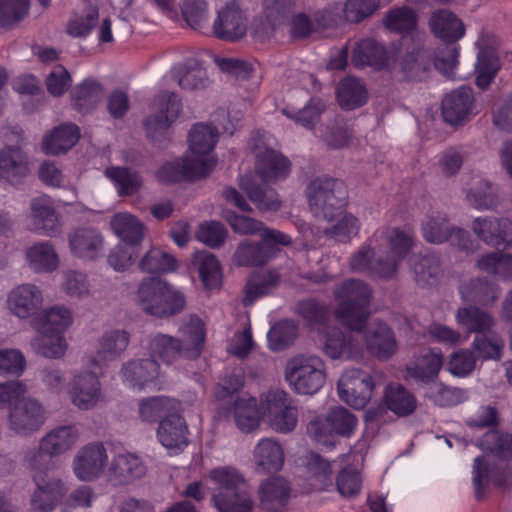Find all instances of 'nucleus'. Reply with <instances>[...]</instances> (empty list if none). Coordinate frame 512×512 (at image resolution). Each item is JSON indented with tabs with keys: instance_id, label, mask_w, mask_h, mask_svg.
<instances>
[{
	"instance_id": "nucleus-1",
	"label": "nucleus",
	"mask_w": 512,
	"mask_h": 512,
	"mask_svg": "<svg viewBox=\"0 0 512 512\" xmlns=\"http://www.w3.org/2000/svg\"><path fill=\"white\" fill-rule=\"evenodd\" d=\"M372 290L362 280L348 279L334 290L335 316L347 329L329 327L323 333V351L331 359H357L363 352L361 331L370 315Z\"/></svg>"
},
{
	"instance_id": "nucleus-2",
	"label": "nucleus",
	"mask_w": 512,
	"mask_h": 512,
	"mask_svg": "<svg viewBox=\"0 0 512 512\" xmlns=\"http://www.w3.org/2000/svg\"><path fill=\"white\" fill-rule=\"evenodd\" d=\"M414 247L410 230L398 227L378 229L351 255L349 268L354 273L389 280L396 276L399 263Z\"/></svg>"
},
{
	"instance_id": "nucleus-3",
	"label": "nucleus",
	"mask_w": 512,
	"mask_h": 512,
	"mask_svg": "<svg viewBox=\"0 0 512 512\" xmlns=\"http://www.w3.org/2000/svg\"><path fill=\"white\" fill-rule=\"evenodd\" d=\"M307 197L312 214L327 221L337 220L324 233L337 242H349L360 230L359 219L351 213L343 212L348 202V190L339 179L327 176L318 177L310 182Z\"/></svg>"
},
{
	"instance_id": "nucleus-4",
	"label": "nucleus",
	"mask_w": 512,
	"mask_h": 512,
	"mask_svg": "<svg viewBox=\"0 0 512 512\" xmlns=\"http://www.w3.org/2000/svg\"><path fill=\"white\" fill-rule=\"evenodd\" d=\"M219 139L218 127L197 123L189 132V154L164 164L157 177L165 183H174L182 179H198L208 176L217 164L213 150Z\"/></svg>"
},
{
	"instance_id": "nucleus-5",
	"label": "nucleus",
	"mask_w": 512,
	"mask_h": 512,
	"mask_svg": "<svg viewBox=\"0 0 512 512\" xmlns=\"http://www.w3.org/2000/svg\"><path fill=\"white\" fill-rule=\"evenodd\" d=\"M180 338L157 333L150 337L148 351L151 359L158 358L166 364H171L178 358L195 359L204 347L206 330L205 324L196 315L189 316L179 328Z\"/></svg>"
},
{
	"instance_id": "nucleus-6",
	"label": "nucleus",
	"mask_w": 512,
	"mask_h": 512,
	"mask_svg": "<svg viewBox=\"0 0 512 512\" xmlns=\"http://www.w3.org/2000/svg\"><path fill=\"white\" fill-rule=\"evenodd\" d=\"M443 365V354L439 348L423 349L413 363L406 366L405 379H413L418 383H431L426 397L440 407H451L468 399V391L456 387H448L435 382Z\"/></svg>"
},
{
	"instance_id": "nucleus-7",
	"label": "nucleus",
	"mask_w": 512,
	"mask_h": 512,
	"mask_svg": "<svg viewBox=\"0 0 512 512\" xmlns=\"http://www.w3.org/2000/svg\"><path fill=\"white\" fill-rule=\"evenodd\" d=\"M73 313L64 305H53L36 314L32 327L39 333L32 347L46 358H60L67 350L65 332L73 324Z\"/></svg>"
},
{
	"instance_id": "nucleus-8",
	"label": "nucleus",
	"mask_w": 512,
	"mask_h": 512,
	"mask_svg": "<svg viewBox=\"0 0 512 512\" xmlns=\"http://www.w3.org/2000/svg\"><path fill=\"white\" fill-rule=\"evenodd\" d=\"M208 479L216 486L211 501L218 512H252V491L238 469L217 467L208 473Z\"/></svg>"
},
{
	"instance_id": "nucleus-9",
	"label": "nucleus",
	"mask_w": 512,
	"mask_h": 512,
	"mask_svg": "<svg viewBox=\"0 0 512 512\" xmlns=\"http://www.w3.org/2000/svg\"><path fill=\"white\" fill-rule=\"evenodd\" d=\"M185 302L180 290L157 277L144 278L136 293V303L141 310L158 318L180 313Z\"/></svg>"
},
{
	"instance_id": "nucleus-10",
	"label": "nucleus",
	"mask_w": 512,
	"mask_h": 512,
	"mask_svg": "<svg viewBox=\"0 0 512 512\" xmlns=\"http://www.w3.org/2000/svg\"><path fill=\"white\" fill-rule=\"evenodd\" d=\"M274 143V137L265 131L255 132L250 140L256 173L263 182L285 179L291 170L289 159L273 148Z\"/></svg>"
},
{
	"instance_id": "nucleus-11",
	"label": "nucleus",
	"mask_w": 512,
	"mask_h": 512,
	"mask_svg": "<svg viewBox=\"0 0 512 512\" xmlns=\"http://www.w3.org/2000/svg\"><path fill=\"white\" fill-rule=\"evenodd\" d=\"M285 378L297 393L314 394L325 384V364L316 355H297L288 361Z\"/></svg>"
},
{
	"instance_id": "nucleus-12",
	"label": "nucleus",
	"mask_w": 512,
	"mask_h": 512,
	"mask_svg": "<svg viewBox=\"0 0 512 512\" xmlns=\"http://www.w3.org/2000/svg\"><path fill=\"white\" fill-rule=\"evenodd\" d=\"M291 237L279 230L265 229L261 233V241L253 243L242 241L234 254V263L237 266H261L274 258L279 252L277 245H289Z\"/></svg>"
},
{
	"instance_id": "nucleus-13",
	"label": "nucleus",
	"mask_w": 512,
	"mask_h": 512,
	"mask_svg": "<svg viewBox=\"0 0 512 512\" xmlns=\"http://www.w3.org/2000/svg\"><path fill=\"white\" fill-rule=\"evenodd\" d=\"M79 439L74 425L60 426L47 433L40 441L39 448L30 452L27 463L31 469H51L52 457L70 450Z\"/></svg>"
},
{
	"instance_id": "nucleus-14",
	"label": "nucleus",
	"mask_w": 512,
	"mask_h": 512,
	"mask_svg": "<svg viewBox=\"0 0 512 512\" xmlns=\"http://www.w3.org/2000/svg\"><path fill=\"white\" fill-rule=\"evenodd\" d=\"M374 388L375 383L371 374L357 368L345 370L337 384L341 401L354 409H363L368 404Z\"/></svg>"
},
{
	"instance_id": "nucleus-15",
	"label": "nucleus",
	"mask_w": 512,
	"mask_h": 512,
	"mask_svg": "<svg viewBox=\"0 0 512 512\" xmlns=\"http://www.w3.org/2000/svg\"><path fill=\"white\" fill-rule=\"evenodd\" d=\"M380 6V0H347L344 6L340 3L329 5L316 16L317 25L329 28L345 20L359 23L370 17Z\"/></svg>"
},
{
	"instance_id": "nucleus-16",
	"label": "nucleus",
	"mask_w": 512,
	"mask_h": 512,
	"mask_svg": "<svg viewBox=\"0 0 512 512\" xmlns=\"http://www.w3.org/2000/svg\"><path fill=\"white\" fill-rule=\"evenodd\" d=\"M422 235L427 242L441 244L448 241L452 246L462 250H470L472 242L467 231L452 227L447 216L440 212H432L422 224Z\"/></svg>"
},
{
	"instance_id": "nucleus-17",
	"label": "nucleus",
	"mask_w": 512,
	"mask_h": 512,
	"mask_svg": "<svg viewBox=\"0 0 512 512\" xmlns=\"http://www.w3.org/2000/svg\"><path fill=\"white\" fill-rule=\"evenodd\" d=\"M130 342V334L125 330L111 329L105 331L98 340V348L94 352L87 353L83 362L86 366H95L100 373L108 362L114 361L127 349Z\"/></svg>"
},
{
	"instance_id": "nucleus-18",
	"label": "nucleus",
	"mask_w": 512,
	"mask_h": 512,
	"mask_svg": "<svg viewBox=\"0 0 512 512\" xmlns=\"http://www.w3.org/2000/svg\"><path fill=\"white\" fill-rule=\"evenodd\" d=\"M121 376L125 385L134 391L160 390L163 385L155 359L131 360L123 365Z\"/></svg>"
},
{
	"instance_id": "nucleus-19",
	"label": "nucleus",
	"mask_w": 512,
	"mask_h": 512,
	"mask_svg": "<svg viewBox=\"0 0 512 512\" xmlns=\"http://www.w3.org/2000/svg\"><path fill=\"white\" fill-rule=\"evenodd\" d=\"M152 108L154 113L145 119L144 125L147 134L155 138L166 131L178 118L182 104L174 92L162 91L155 96Z\"/></svg>"
},
{
	"instance_id": "nucleus-20",
	"label": "nucleus",
	"mask_w": 512,
	"mask_h": 512,
	"mask_svg": "<svg viewBox=\"0 0 512 512\" xmlns=\"http://www.w3.org/2000/svg\"><path fill=\"white\" fill-rule=\"evenodd\" d=\"M89 370L73 376L68 393L72 403L81 410H89L97 405L102 398L101 383L95 366H87Z\"/></svg>"
},
{
	"instance_id": "nucleus-21",
	"label": "nucleus",
	"mask_w": 512,
	"mask_h": 512,
	"mask_svg": "<svg viewBox=\"0 0 512 512\" xmlns=\"http://www.w3.org/2000/svg\"><path fill=\"white\" fill-rule=\"evenodd\" d=\"M264 402L273 430L280 433L294 430L298 422V412L287 392L279 389L269 391Z\"/></svg>"
},
{
	"instance_id": "nucleus-22",
	"label": "nucleus",
	"mask_w": 512,
	"mask_h": 512,
	"mask_svg": "<svg viewBox=\"0 0 512 512\" xmlns=\"http://www.w3.org/2000/svg\"><path fill=\"white\" fill-rule=\"evenodd\" d=\"M475 45L478 49L475 63V82L480 89H486L494 80L501 67L495 47V36L482 31Z\"/></svg>"
},
{
	"instance_id": "nucleus-23",
	"label": "nucleus",
	"mask_w": 512,
	"mask_h": 512,
	"mask_svg": "<svg viewBox=\"0 0 512 512\" xmlns=\"http://www.w3.org/2000/svg\"><path fill=\"white\" fill-rule=\"evenodd\" d=\"M475 45L478 49L475 63V82L480 89H486L494 80L501 67L495 47V36L482 31Z\"/></svg>"
},
{
	"instance_id": "nucleus-24",
	"label": "nucleus",
	"mask_w": 512,
	"mask_h": 512,
	"mask_svg": "<svg viewBox=\"0 0 512 512\" xmlns=\"http://www.w3.org/2000/svg\"><path fill=\"white\" fill-rule=\"evenodd\" d=\"M108 465L107 451L102 443H89L79 449L73 459V472L80 481L99 478Z\"/></svg>"
},
{
	"instance_id": "nucleus-25",
	"label": "nucleus",
	"mask_w": 512,
	"mask_h": 512,
	"mask_svg": "<svg viewBox=\"0 0 512 512\" xmlns=\"http://www.w3.org/2000/svg\"><path fill=\"white\" fill-rule=\"evenodd\" d=\"M7 419L10 430L19 435H29L45 423L46 411L38 400L29 397L11 409Z\"/></svg>"
},
{
	"instance_id": "nucleus-26",
	"label": "nucleus",
	"mask_w": 512,
	"mask_h": 512,
	"mask_svg": "<svg viewBox=\"0 0 512 512\" xmlns=\"http://www.w3.org/2000/svg\"><path fill=\"white\" fill-rule=\"evenodd\" d=\"M36 490L32 495L31 504L38 512H51L63 499L67 492L65 484L56 478L46 479L49 469H32Z\"/></svg>"
},
{
	"instance_id": "nucleus-27",
	"label": "nucleus",
	"mask_w": 512,
	"mask_h": 512,
	"mask_svg": "<svg viewBox=\"0 0 512 512\" xmlns=\"http://www.w3.org/2000/svg\"><path fill=\"white\" fill-rule=\"evenodd\" d=\"M147 466L143 459L132 452L115 454L107 468L109 482L116 486L130 485L145 476Z\"/></svg>"
},
{
	"instance_id": "nucleus-28",
	"label": "nucleus",
	"mask_w": 512,
	"mask_h": 512,
	"mask_svg": "<svg viewBox=\"0 0 512 512\" xmlns=\"http://www.w3.org/2000/svg\"><path fill=\"white\" fill-rule=\"evenodd\" d=\"M247 32V19L236 1L218 11L213 23L214 35L222 40L236 41Z\"/></svg>"
},
{
	"instance_id": "nucleus-29",
	"label": "nucleus",
	"mask_w": 512,
	"mask_h": 512,
	"mask_svg": "<svg viewBox=\"0 0 512 512\" xmlns=\"http://www.w3.org/2000/svg\"><path fill=\"white\" fill-rule=\"evenodd\" d=\"M472 229L489 246H512V222L507 218L477 217L473 221Z\"/></svg>"
},
{
	"instance_id": "nucleus-30",
	"label": "nucleus",
	"mask_w": 512,
	"mask_h": 512,
	"mask_svg": "<svg viewBox=\"0 0 512 512\" xmlns=\"http://www.w3.org/2000/svg\"><path fill=\"white\" fill-rule=\"evenodd\" d=\"M31 229L44 236L54 237L60 233L61 221L50 197L42 195L31 200Z\"/></svg>"
},
{
	"instance_id": "nucleus-31",
	"label": "nucleus",
	"mask_w": 512,
	"mask_h": 512,
	"mask_svg": "<svg viewBox=\"0 0 512 512\" xmlns=\"http://www.w3.org/2000/svg\"><path fill=\"white\" fill-rule=\"evenodd\" d=\"M42 303V291L34 284L18 285L7 295V308L20 319H27L35 315Z\"/></svg>"
},
{
	"instance_id": "nucleus-32",
	"label": "nucleus",
	"mask_w": 512,
	"mask_h": 512,
	"mask_svg": "<svg viewBox=\"0 0 512 512\" xmlns=\"http://www.w3.org/2000/svg\"><path fill=\"white\" fill-rule=\"evenodd\" d=\"M474 110L473 90L462 86L447 94L442 101V115L447 123L459 124L466 120Z\"/></svg>"
},
{
	"instance_id": "nucleus-33",
	"label": "nucleus",
	"mask_w": 512,
	"mask_h": 512,
	"mask_svg": "<svg viewBox=\"0 0 512 512\" xmlns=\"http://www.w3.org/2000/svg\"><path fill=\"white\" fill-rule=\"evenodd\" d=\"M71 253L82 260L93 261L103 255V237L93 228H78L68 237Z\"/></svg>"
},
{
	"instance_id": "nucleus-34",
	"label": "nucleus",
	"mask_w": 512,
	"mask_h": 512,
	"mask_svg": "<svg viewBox=\"0 0 512 512\" xmlns=\"http://www.w3.org/2000/svg\"><path fill=\"white\" fill-rule=\"evenodd\" d=\"M509 472L499 465L490 464L485 456L474 459L472 481L477 499L484 496L490 485L502 487L508 480Z\"/></svg>"
},
{
	"instance_id": "nucleus-35",
	"label": "nucleus",
	"mask_w": 512,
	"mask_h": 512,
	"mask_svg": "<svg viewBox=\"0 0 512 512\" xmlns=\"http://www.w3.org/2000/svg\"><path fill=\"white\" fill-rule=\"evenodd\" d=\"M157 437L171 453H178L188 446V426L181 412L160 420Z\"/></svg>"
},
{
	"instance_id": "nucleus-36",
	"label": "nucleus",
	"mask_w": 512,
	"mask_h": 512,
	"mask_svg": "<svg viewBox=\"0 0 512 512\" xmlns=\"http://www.w3.org/2000/svg\"><path fill=\"white\" fill-rule=\"evenodd\" d=\"M294 0H263L264 22L253 25L254 37L263 41L270 37L277 25L281 24L292 12Z\"/></svg>"
},
{
	"instance_id": "nucleus-37",
	"label": "nucleus",
	"mask_w": 512,
	"mask_h": 512,
	"mask_svg": "<svg viewBox=\"0 0 512 512\" xmlns=\"http://www.w3.org/2000/svg\"><path fill=\"white\" fill-rule=\"evenodd\" d=\"M368 350L378 359L387 360L397 351V342L393 331L383 322H373L362 335Z\"/></svg>"
},
{
	"instance_id": "nucleus-38",
	"label": "nucleus",
	"mask_w": 512,
	"mask_h": 512,
	"mask_svg": "<svg viewBox=\"0 0 512 512\" xmlns=\"http://www.w3.org/2000/svg\"><path fill=\"white\" fill-rule=\"evenodd\" d=\"M29 173L27 155L19 145H6L0 150V178L18 184Z\"/></svg>"
},
{
	"instance_id": "nucleus-39",
	"label": "nucleus",
	"mask_w": 512,
	"mask_h": 512,
	"mask_svg": "<svg viewBox=\"0 0 512 512\" xmlns=\"http://www.w3.org/2000/svg\"><path fill=\"white\" fill-rule=\"evenodd\" d=\"M253 457L256 470L262 474L280 471L285 460L283 447L272 438L259 440L254 447Z\"/></svg>"
},
{
	"instance_id": "nucleus-40",
	"label": "nucleus",
	"mask_w": 512,
	"mask_h": 512,
	"mask_svg": "<svg viewBox=\"0 0 512 512\" xmlns=\"http://www.w3.org/2000/svg\"><path fill=\"white\" fill-rule=\"evenodd\" d=\"M182 411L179 400L169 396H151L143 398L138 404V415L145 423H156L158 420Z\"/></svg>"
},
{
	"instance_id": "nucleus-41",
	"label": "nucleus",
	"mask_w": 512,
	"mask_h": 512,
	"mask_svg": "<svg viewBox=\"0 0 512 512\" xmlns=\"http://www.w3.org/2000/svg\"><path fill=\"white\" fill-rule=\"evenodd\" d=\"M173 79L182 89L196 90L207 85L208 77L205 68L194 58L171 68L164 80Z\"/></svg>"
},
{
	"instance_id": "nucleus-42",
	"label": "nucleus",
	"mask_w": 512,
	"mask_h": 512,
	"mask_svg": "<svg viewBox=\"0 0 512 512\" xmlns=\"http://www.w3.org/2000/svg\"><path fill=\"white\" fill-rule=\"evenodd\" d=\"M455 321L467 333L476 335L490 333L496 324V320L490 312L477 306L458 308L455 313Z\"/></svg>"
},
{
	"instance_id": "nucleus-43",
	"label": "nucleus",
	"mask_w": 512,
	"mask_h": 512,
	"mask_svg": "<svg viewBox=\"0 0 512 512\" xmlns=\"http://www.w3.org/2000/svg\"><path fill=\"white\" fill-rule=\"evenodd\" d=\"M80 138L79 127L64 123L55 127L42 141V150L47 155H59L71 149Z\"/></svg>"
},
{
	"instance_id": "nucleus-44",
	"label": "nucleus",
	"mask_w": 512,
	"mask_h": 512,
	"mask_svg": "<svg viewBox=\"0 0 512 512\" xmlns=\"http://www.w3.org/2000/svg\"><path fill=\"white\" fill-rule=\"evenodd\" d=\"M280 273L276 269H261L254 272L247 280L244 287L242 303L251 306L254 302L268 294L279 284Z\"/></svg>"
},
{
	"instance_id": "nucleus-45",
	"label": "nucleus",
	"mask_w": 512,
	"mask_h": 512,
	"mask_svg": "<svg viewBox=\"0 0 512 512\" xmlns=\"http://www.w3.org/2000/svg\"><path fill=\"white\" fill-rule=\"evenodd\" d=\"M416 396L399 383H389L384 390V406L399 417L411 415L417 408Z\"/></svg>"
},
{
	"instance_id": "nucleus-46",
	"label": "nucleus",
	"mask_w": 512,
	"mask_h": 512,
	"mask_svg": "<svg viewBox=\"0 0 512 512\" xmlns=\"http://www.w3.org/2000/svg\"><path fill=\"white\" fill-rule=\"evenodd\" d=\"M429 26L436 37L446 42H455L465 34L462 21L446 9L433 12L429 20Z\"/></svg>"
},
{
	"instance_id": "nucleus-47",
	"label": "nucleus",
	"mask_w": 512,
	"mask_h": 512,
	"mask_svg": "<svg viewBox=\"0 0 512 512\" xmlns=\"http://www.w3.org/2000/svg\"><path fill=\"white\" fill-rule=\"evenodd\" d=\"M351 60L355 67L369 66L381 70L387 65L388 57L384 46L374 40L363 39L354 48Z\"/></svg>"
},
{
	"instance_id": "nucleus-48",
	"label": "nucleus",
	"mask_w": 512,
	"mask_h": 512,
	"mask_svg": "<svg viewBox=\"0 0 512 512\" xmlns=\"http://www.w3.org/2000/svg\"><path fill=\"white\" fill-rule=\"evenodd\" d=\"M26 261L36 273H51L59 266V256L49 241L37 242L26 250Z\"/></svg>"
},
{
	"instance_id": "nucleus-49",
	"label": "nucleus",
	"mask_w": 512,
	"mask_h": 512,
	"mask_svg": "<svg viewBox=\"0 0 512 512\" xmlns=\"http://www.w3.org/2000/svg\"><path fill=\"white\" fill-rule=\"evenodd\" d=\"M239 185L260 211L279 210L281 201L274 189L255 184L251 175H241Z\"/></svg>"
},
{
	"instance_id": "nucleus-50",
	"label": "nucleus",
	"mask_w": 512,
	"mask_h": 512,
	"mask_svg": "<svg viewBox=\"0 0 512 512\" xmlns=\"http://www.w3.org/2000/svg\"><path fill=\"white\" fill-rule=\"evenodd\" d=\"M459 293L464 302L487 306L498 299L500 289L498 285L490 283L486 279L478 278L462 283L459 287Z\"/></svg>"
},
{
	"instance_id": "nucleus-51",
	"label": "nucleus",
	"mask_w": 512,
	"mask_h": 512,
	"mask_svg": "<svg viewBox=\"0 0 512 512\" xmlns=\"http://www.w3.org/2000/svg\"><path fill=\"white\" fill-rule=\"evenodd\" d=\"M337 98L343 109L353 110L366 104L368 91L360 79L347 76L338 85Z\"/></svg>"
},
{
	"instance_id": "nucleus-52",
	"label": "nucleus",
	"mask_w": 512,
	"mask_h": 512,
	"mask_svg": "<svg viewBox=\"0 0 512 512\" xmlns=\"http://www.w3.org/2000/svg\"><path fill=\"white\" fill-rule=\"evenodd\" d=\"M233 413L236 425L242 432L249 433L260 424L262 413L254 397L248 395L238 397L234 402Z\"/></svg>"
},
{
	"instance_id": "nucleus-53",
	"label": "nucleus",
	"mask_w": 512,
	"mask_h": 512,
	"mask_svg": "<svg viewBox=\"0 0 512 512\" xmlns=\"http://www.w3.org/2000/svg\"><path fill=\"white\" fill-rule=\"evenodd\" d=\"M114 233L126 244L139 245L144 235L143 224L130 213L121 212L112 217Z\"/></svg>"
},
{
	"instance_id": "nucleus-54",
	"label": "nucleus",
	"mask_w": 512,
	"mask_h": 512,
	"mask_svg": "<svg viewBox=\"0 0 512 512\" xmlns=\"http://www.w3.org/2000/svg\"><path fill=\"white\" fill-rule=\"evenodd\" d=\"M410 265L419 286L435 284L442 273L440 259L436 254L429 253L418 258H410Z\"/></svg>"
},
{
	"instance_id": "nucleus-55",
	"label": "nucleus",
	"mask_w": 512,
	"mask_h": 512,
	"mask_svg": "<svg viewBox=\"0 0 512 512\" xmlns=\"http://www.w3.org/2000/svg\"><path fill=\"white\" fill-rule=\"evenodd\" d=\"M193 263L197 266L200 279L206 289H217L222 283L221 265L218 259L207 252L194 255Z\"/></svg>"
},
{
	"instance_id": "nucleus-56",
	"label": "nucleus",
	"mask_w": 512,
	"mask_h": 512,
	"mask_svg": "<svg viewBox=\"0 0 512 512\" xmlns=\"http://www.w3.org/2000/svg\"><path fill=\"white\" fill-rule=\"evenodd\" d=\"M103 96V87L93 79H86L71 92L72 103L79 112H87L94 107Z\"/></svg>"
},
{
	"instance_id": "nucleus-57",
	"label": "nucleus",
	"mask_w": 512,
	"mask_h": 512,
	"mask_svg": "<svg viewBox=\"0 0 512 512\" xmlns=\"http://www.w3.org/2000/svg\"><path fill=\"white\" fill-rule=\"evenodd\" d=\"M504 348V340L495 333H482L474 337L471 350L481 361L500 360Z\"/></svg>"
},
{
	"instance_id": "nucleus-58",
	"label": "nucleus",
	"mask_w": 512,
	"mask_h": 512,
	"mask_svg": "<svg viewBox=\"0 0 512 512\" xmlns=\"http://www.w3.org/2000/svg\"><path fill=\"white\" fill-rule=\"evenodd\" d=\"M98 16V9L91 5L75 11L67 23V33L74 38L88 36L96 26Z\"/></svg>"
},
{
	"instance_id": "nucleus-59",
	"label": "nucleus",
	"mask_w": 512,
	"mask_h": 512,
	"mask_svg": "<svg viewBox=\"0 0 512 512\" xmlns=\"http://www.w3.org/2000/svg\"><path fill=\"white\" fill-rule=\"evenodd\" d=\"M105 175L114 183L120 196L133 195L142 186L140 175L128 168L108 167L105 170Z\"/></svg>"
},
{
	"instance_id": "nucleus-60",
	"label": "nucleus",
	"mask_w": 512,
	"mask_h": 512,
	"mask_svg": "<svg viewBox=\"0 0 512 512\" xmlns=\"http://www.w3.org/2000/svg\"><path fill=\"white\" fill-rule=\"evenodd\" d=\"M418 16L416 12L408 7L401 6L389 10L384 19V26L393 32L407 34L412 32L417 25Z\"/></svg>"
},
{
	"instance_id": "nucleus-61",
	"label": "nucleus",
	"mask_w": 512,
	"mask_h": 512,
	"mask_svg": "<svg viewBox=\"0 0 512 512\" xmlns=\"http://www.w3.org/2000/svg\"><path fill=\"white\" fill-rule=\"evenodd\" d=\"M297 334L298 327L293 320H281L267 333L268 347L275 352L284 350L293 344Z\"/></svg>"
},
{
	"instance_id": "nucleus-62",
	"label": "nucleus",
	"mask_w": 512,
	"mask_h": 512,
	"mask_svg": "<svg viewBox=\"0 0 512 512\" xmlns=\"http://www.w3.org/2000/svg\"><path fill=\"white\" fill-rule=\"evenodd\" d=\"M480 270L507 280L512 278V255L491 252L482 255L477 261Z\"/></svg>"
},
{
	"instance_id": "nucleus-63",
	"label": "nucleus",
	"mask_w": 512,
	"mask_h": 512,
	"mask_svg": "<svg viewBox=\"0 0 512 512\" xmlns=\"http://www.w3.org/2000/svg\"><path fill=\"white\" fill-rule=\"evenodd\" d=\"M475 187L467 192V201L477 210L492 209L497 205L496 189L486 180L477 177L474 179Z\"/></svg>"
},
{
	"instance_id": "nucleus-64",
	"label": "nucleus",
	"mask_w": 512,
	"mask_h": 512,
	"mask_svg": "<svg viewBox=\"0 0 512 512\" xmlns=\"http://www.w3.org/2000/svg\"><path fill=\"white\" fill-rule=\"evenodd\" d=\"M326 422L330 427V432L346 438L354 434L358 424L356 416L340 406L334 407L328 412Z\"/></svg>"
}]
</instances>
